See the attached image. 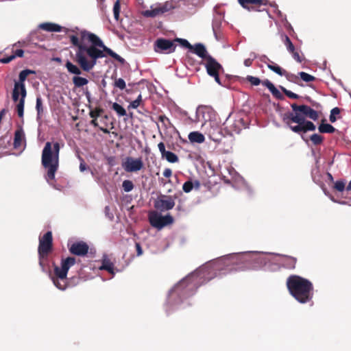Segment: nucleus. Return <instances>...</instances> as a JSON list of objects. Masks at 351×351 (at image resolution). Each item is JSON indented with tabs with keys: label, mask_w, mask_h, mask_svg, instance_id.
I'll return each mask as SVG.
<instances>
[{
	"label": "nucleus",
	"mask_w": 351,
	"mask_h": 351,
	"mask_svg": "<svg viewBox=\"0 0 351 351\" xmlns=\"http://www.w3.org/2000/svg\"><path fill=\"white\" fill-rule=\"evenodd\" d=\"M73 82L76 87H82L88 84V80L82 77L74 76L73 77Z\"/></svg>",
	"instance_id": "obj_38"
},
{
	"label": "nucleus",
	"mask_w": 351,
	"mask_h": 351,
	"mask_svg": "<svg viewBox=\"0 0 351 351\" xmlns=\"http://www.w3.org/2000/svg\"><path fill=\"white\" fill-rule=\"evenodd\" d=\"M105 51L95 46L79 47L75 53V59L84 71H90L97 63V60L106 56Z\"/></svg>",
	"instance_id": "obj_5"
},
{
	"label": "nucleus",
	"mask_w": 351,
	"mask_h": 351,
	"mask_svg": "<svg viewBox=\"0 0 351 351\" xmlns=\"http://www.w3.org/2000/svg\"><path fill=\"white\" fill-rule=\"evenodd\" d=\"M330 199L333 202H335V203H337V204H341V205H348V206H351V204L350 203L349 200H337V199H335L334 197H330Z\"/></svg>",
	"instance_id": "obj_59"
},
{
	"label": "nucleus",
	"mask_w": 351,
	"mask_h": 351,
	"mask_svg": "<svg viewBox=\"0 0 351 351\" xmlns=\"http://www.w3.org/2000/svg\"><path fill=\"white\" fill-rule=\"evenodd\" d=\"M231 114H229L223 124L226 125V133L230 136L234 134H239L243 129L247 128V123L240 117L236 118L233 121L230 120Z\"/></svg>",
	"instance_id": "obj_11"
},
{
	"label": "nucleus",
	"mask_w": 351,
	"mask_h": 351,
	"mask_svg": "<svg viewBox=\"0 0 351 351\" xmlns=\"http://www.w3.org/2000/svg\"><path fill=\"white\" fill-rule=\"evenodd\" d=\"M154 208L164 212L172 209L175 206L174 199L170 195H160L154 202Z\"/></svg>",
	"instance_id": "obj_14"
},
{
	"label": "nucleus",
	"mask_w": 351,
	"mask_h": 351,
	"mask_svg": "<svg viewBox=\"0 0 351 351\" xmlns=\"http://www.w3.org/2000/svg\"><path fill=\"white\" fill-rule=\"evenodd\" d=\"M36 110L37 112V119H40L43 112V100L40 96L36 97Z\"/></svg>",
	"instance_id": "obj_40"
},
{
	"label": "nucleus",
	"mask_w": 351,
	"mask_h": 351,
	"mask_svg": "<svg viewBox=\"0 0 351 351\" xmlns=\"http://www.w3.org/2000/svg\"><path fill=\"white\" fill-rule=\"evenodd\" d=\"M292 54V56L295 60H296L298 62H302V58L300 57L299 53L297 51H293V53H291Z\"/></svg>",
	"instance_id": "obj_62"
},
{
	"label": "nucleus",
	"mask_w": 351,
	"mask_h": 351,
	"mask_svg": "<svg viewBox=\"0 0 351 351\" xmlns=\"http://www.w3.org/2000/svg\"><path fill=\"white\" fill-rule=\"evenodd\" d=\"M112 109L116 112L119 117H123L127 114L125 108L118 103H113L112 105Z\"/></svg>",
	"instance_id": "obj_37"
},
{
	"label": "nucleus",
	"mask_w": 351,
	"mask_h": 351,
	"mask_svg": "<svg viewBox=\"0 0 351 351\" xmlns=\"http://www.w3.org/2000/svg\"><path fill=\"white\" fill-rule=\"evenodd\" d=\"M249 270H273L274 256V253H264L258 251H248Z\"/></svg>",
	"instance_id": "obj_6"
},
{
	"label": "nucleus",
	"mask_w": 351,
	"mask_h": 351,
	"mask_svg": "<svg viewBox=\"0 0 351 351\" xmlns=\"http://www.w3.org/2000/svg\"><path fill=\"white\" fill-rule=\"evenodd\" d=\"M103 112L104 110L102 108H96L95 110H91L89 112V115L93 119H97Z\"/></svg>",
	"instance_id": "obj_55"
},
{
	"label": "nucleus",
	"mask_w": 351,
	"mask_h": 351,
	"mask_svg": "<svg viewBox=\"0 0 351 351\" xmlns=\"http://www.w3.org/2000/svg\"><path fill=\"white\" fill-rule=\"evenodd\" d=\"M191 51L199 58L205 59V61L207 60V57L210 56L208 54L205 46L202 43L195 44L193 46V49Z\"/></svg>",
	"instance_id": "obj_27"
},
{
	"label": "nucleus",
	"mask_w": 351,
	"mask_h": 351,
	"mask_svg": "<svg viewBox=\"0 0 351 351\" xmlns=\"http://www.w3.org/2000/svg\"><path fill=\"white\" fill-rule=\"evenodd\" d=\"M114 86V87L118 88L120 90H123L125 88L126 84L123 79L119 78L115 80Z\"/></svg>",
	"instance_id": "obj_56"
},
{
	"label": "nucleus",
	"mask_w": 351,
	"mask_h": 351,
	"mask_svg": "<svg viewBox=\"0 0 351 351\" xmlns=\"http://www.w3.org/2000/svg\"><path fill=\"white\" fill-rule=\"evenodd\" d=\"M246 79L253 86H258L261 83H262L261 80L258 77H254V76H252V75H247Z\"/></svg>",
	"instance_id": "obj_57"
},
{
	"label": "nucleus",
	"mask_w": 351,
	"mask_h": 351,
	"mask_svg": "<svg viewBox=\"0 0 351 351\" xmlns=\"http://www.w3.org/2000/svg\"><path fill=\"white\" fill-rule=\"evenodd\" d=\"M122 167L126 172H136L143 167V162L141 158H134L129 156L123 162Z\"/></svg>",
	"instance_id": "obj_17"
},
{
	"label": "nucleus",
	"mask_w": 351,
	"mask_h": 351,
	"mask_svg": "<svg viewBox=\"0 0 351 351\" xmlns=\"http://www.w3.org/2000/svg\"><path fill=\"white\" fill-rule=\"evenodd\" d=\"M21 95V99H19V101L18 104L16 105V112L18 114V116L19 117H23L24 115V104H25V99L26 97L27 93H25L24 95H23V93H19V95Z\"/></svg>",
	"instance_id": "obj_32"
},
{
	"label": "nucleus",
	"mask_w": 351,
	"mask_h": 351,
	"mask_svg": "<svg viewBox=\"0 0 351 351\" xmlns=\"http://www.w3.org/2000/svg\"><path fill=\"white\" fill-rule=\"evenodd\" d=\"M158 149L161 154V156L163 157V156L166 154V152H167L166 149H165V145L164 144L163 142H160L158 144Z\"/></svg>",
	"instance_id": "obj_61"
},
{
	"label": "nucleus",
	"mask_w": 351,
	"mask_h": 351,
	"mask_svg": "<svg viewBox=\"0 0 351 351\" xmlns=\"http://www.w3.org/2000/svg\"><path fill=\"white\" fill-rule=\"evenodd\" d=\"M120 13V1L117 0L113 6V14L115 20L118 21Z\"/></svg>",
	"instance_id": "obj_51"
},
{
	"label": "nucleus",
	"mask_w": 351,
	"mask_h": 351,
	"mask_svg": "<svg viewBox=\"0 0 351 351\" xmlns=\"http://www.w3.org/2000/svg\"><path fill=\"white\" fill-rule=\"evenodd\" d=\"M274 256V269L279 265H282L283 267L287 269H293L295 268V265L296 263V258L282 255L280 254H273Z\"/></svg>",
	"instance_id": "obj_16"
},
{
	"label": "nucleus",
	"mask_w": 351,
	"mask_h": 351,
	"mask_svg": "<svg viewBox=\"0 0 351 351\" xmlns=\"http://www.w3.org/2000/svg\"><path fill=\"white\" fill-rule=\"evenodd\" d=\"M258 58L264 63H270L271 62L266 55L258 56Z\"/></svg>",
	"instance_id": "obj_64"
},
{
	"label": "nucleus",
	"mask_w": 351,
	"mask_h": 351,
	"mask_svg": "<svg viewBox=\"0 0 351 351\" xmlns=\"http://www.w3.org/2000/svg\"><path fill=\"white\" fill-rule=\"evenodd\" d=\"M310 139L312 141V143L315 145H320L323 142V137L320 134H313L310 136Z\"/></svg>",
	"instance_id": "obj_48"
},
{
	"label": "nucleus",
	"mask_w": 351,
	"mask_h": 351,
	"mask_svg": "<svg viewBox=\"0 0 351 351\" xmlns=\"http://www.w3.org/2000/svg\"><path fill=\"white\" fill-rule=\"evenodd\" d=\"M312 179L313 182L317 185L322 186L323 182L321 179V174L318 167L313 169L311 171Z\"/></svg>",
	"instance_id": "obj_33"
},
{
	"label": "nucleus",
	"mask_w": 351,
	"mask_h": 351,
	"mask_svg": "<svg viewBox=\"0 0 351 351\" xmlns=\"http://www.w3.org/2000/svg\"><path fill=\"white\" fill-rule=\"evenodd\" d=\"M202 128L209 138L215 143H220L225 136L220 124L216 119L202 124Z\"/></svg>",
	"instance_id": "obj_7"
},
{
	"label": "nucleus",
	"mask_w": 351,
	"mask_h": 351,
	"mask_svg": "<svg viewBox=\"0 0 351 351\" xmlns=\"http://www.w3.org/2000/svg\"><path fill=\"white\" fill-rule=\"evenodd\" d=\"M247 252L232 253L207 262L185 278L180 280L169 290L165 303L167 313L184 308L187 299L193 296L197 289L216 276L249 270Z\"/></svg>",
	"instance_id": "obj_1"
},
{
	"label": "nucleus",
	"mask_w": 351,
	"mask_h": 351,
	"mask_svg": "<svg viewBox=\"0 0 351 351\" xmlns=\"http://www.w3.org/2000/svg\"><path fill=\"white\" fill-rule=\"evenodd\" d=\"M122 186L125 192H130L134 189V184L131 180H125L122 183Z\"/></svg>",
	"instance_id": "obj_49"
},
{
	"label": "nucleus",
	"mask_w": 351,
	"mask_h": 351,
	"mask_svg": "<svg viewBox=\"0 0 351 351\" xmlns=\"http://www.w3.org/2000/svg\"><path fill=\"white\" fill-rule=\"evenodd\" d=\"M60 145L58 142L47 141L42 152L41 162L46 169L45 179L48 184L54 186L55 175L59 167Z\"/></svg>",
	"instance_id": "obj_3"
},
{
	"label": "nucleus",
	"mask_w": 351,
	"mask_h": 351,
	"mask_svg": "<svg viewBox=\"0 0 351 351\" xmlns=\"http://www.w3.org/2000/svg\"><path fill=\"white\" fill-rule=\"evenodd\" d=\"M81 36L82 39H88L93 44V46L101 47L104 51H105V47H107L104 45L103 41L95 34L83 30L81 32Z\"/></svg>",
	"instance_id": "obj_21"
},
{
	"label": "nucleus",
	"mask_w": 351,
	"mask_h": 351,
	"mask_svg": "<svg viewBox=\"0 0 351 351\" xmlns=\"http://www.w3.org/2000/svg\"><path fill=\"white\" fill-rule=\"evenodd\" d=\"M303 127H304V133L306 132L307 131H314L316 129L315 125L310 121H306L303 123Z\"/></svg>",
	"instance_id": "obj_46"
},
{
	"label": "nucleus",
	"mask_w": 351,
	"mask_h": 351,
	"mask_svg": "<svg viewBox=\"0 0 351 351\" xmlns=\"http://www.w3.org/2000/svg\"><path fill=\"white\" fill-rule=\"evenodd\" d=\"M70 40H71V43L74 45V46H77V49H79V47L80 46H82V45H81L80 43V41H79V38L77 36L75 35H72V36H70Z\"/></svg>",
	"instance_id": "obj_58"
},
{
	"label": "nucleus",
	"mask_w": 351,
	"mask_h": 351,
	"mask_svg": "<svg viewBox=\"0 0 351 351\" xmlns=\"http://www.w3.org/2000/svg\"><path fill=\"white\" fill-rule=\"evenodd\" d=\"M165 158L169 162L175 163L178 162L179 158L178 156L172 152L167 151L166 154L162 157Z\"/></svg>",
	"instance_id": "obj_39"
},
{
	"label": "nucleus",
	"mask_w": 351,
	"mask_h": 351,
	"mask_svg": "<svg viewBox=\"0 0 351 351\" xmlns=\"http://www.w3.org/2000/svg\"><path fill=\"white\" fill-rule=\"evenodd\" d=\"M158 121L162 123L165 129H168L173 126L169 119L165 115H160L158 117Z\"/></svg>",
	"instance_id": "obj_42"
},
{
	"label": "nucleus",
	"mask_w": 351,
	"mask_h": 351,
	"mask_svg": "<svg viewBox=\"0 0 351 351\" xmlns=\"http://www.w3.org/2000/svg\"><path fill=\"white\" fill-rule=\"evenodd\" d=\"M287 285L291 295L300 303H306L313 298V287L308 280L299 276H291L287 278Z\"/></svg>",
	"instance_id": "obj_4"
},
{
	"label": "nucleus",
	"mask_w": 351,
	"mask_h": 351,
	"mask_svg": "<svg viewBox=\"0 0 351 351\" xmlns=\"http://www.w3.org/2000/svg\"><path fill=\"white\" fill-rule=\"evenodd\" d=\"M13 60H14V56H12V55H11L6 58H3L0 59V62L3 63V64H8Z\"/></svg>",
	"instance_id": "obj_63"
},
{
	"label": "nucleus",
	"mask_w": 351,
	"mask_h": 351,
	"mask_svg": "<svg viewBox=\"0 0 351 351\" xmlns=\"http://www.w3.org/2000/svg\"><path fill=\"white\" fill-rule=\"evenodd\" d=\"M216 119L215 112L207 106H199L196 109L195 121L206 124Z\"/></svg>",
	"instance_id": "obj_13"
},
{
	"label": "nucleus",
	"mask_w": 351,
	"mask_h": 351,
	"mask_svg": "<svg viewBox=\"0 0 351 351\" xmlns=\"http://www.w3.org/2000/svg\"><path fill=\"white\" fill-rule=\"evenodd\" d=\"M340 113V110L339 108L335 107L332 108L330 111V114L329 117V120L330 122L334 123L336 121L337 118L336 115H338Z\"/></svg>",
	"instance_id": "obj_54"
},
{
	"label": "nucleus",
	"mask_w": 351,
	"mask_h": 351,
	"mask_svg": "<svg viewBox=\"0 0 351 351\" xmlns=\"http://www.w3.org/2000/svg\"><path fill=\"white\" fill-rule=\"evenodd\" d=\"M280 88L281 90L289 98L291 99H298L300 96L289 90L286 89L285 87L280 86Z\"/></svg>",
	"instance_id": "obj_52"
},
{
	"label": "nucleus",
	"mask_w": 351,
	"mask_h": 351,
	"mask_svg": "<svg viewBox=\"0 0 351 351\" xmlns=\"http://www.w3.org/2000/svg\"><path fill=\"white\" fill-rule=\"evenodd\" d=\"M100 270H106L110 274L114 275V265L113 263L108 258L106 254H104L102 257L101 265L99 266Z\"/></svg>",
	"instance_id": "obj_26"
},
{
	"label": "nucleus",
	"mask_w": 351,
	"mask_h": 351,
	"mask_svg": "<svg viewBox=\"0 0 351 351\" xmlns=\"http://www.w3.org/2000/svg\"><path fill=\"white\" fill-rule=\"evenodd\" d=\"M223 20V16L221 14L218 13L214 15L213 19L212 29L214 36L217 41H219L222 39V35L221 34V27Z\"/></svg>",
	"instance_id": "obj_20"
},
{
	"label": "nucleus",
	"mask_w": 351,
	"mask_h": 351,
	"mask_svg": "<svg viewBox=\"0 0 351 351\" xmlns=\"http://www.w3.org/2000/svg\"><path fill=\"white\" fill-rule=\"evenodd\" d=\"M34 73L35 71L30 69H24L19 73V81L15 82L12 93V99L14 101L19 100V93H23V95L27 93L24 82L28 75Z\"/></svg>",
	"instance_id": "obj_9"
},
{
	"label": "nucleus",
	"mask_w": 351,
	"mask_h": 351,
	"mask_svg": "<svg viewBox=\"0 0 351 351\" xmlns=\"http://www.w3.org/2000/svg\"><path fill=\"white\" fill-rule=\"evenodd\" d=\"M65 66L70 73L77 75L82 73L80 69L69 60L66 62Z\"/></svg>",
	"instance_id": "obj_35"
},
{
	"label": "nucleus",
	"mask_w": 351,
	"mask_h": 351,
	"mask_svg": "<svg viewBox=\"0 0 351 351\" xmlns=\"http://www.w3.org/2000/svg\"><path fill=\"white\" fill-rule=\"evenodd\" d=\"M176 47L174 41L166 38H158L154 43V50L157 53H171Z\"/></svg>",
	"instance_id": "obj_15"
},
{
	"label": "nucleus",
	"mask_w": 351,
	"mask_h": 351,
	"mask_svg": "<svg viewBox=\"0 0 351 351\" xmlns=\"http://www.w3.org/2000/svg\"><path fill=\"white\" fill-rule=\"evenodd\" d=\"M69 250L73 254L84 256L88 253V245L83 241L76 242L71 245Z\"/></svg>",
	"instance_id": "obj_22"
},
{
	"label": "nucleus",
	"mask_w": 351,
	"mask_h": 351,
	"mask_svg": "<svg viewBox=\"0 0 351 351\" xmlns=\"http://www.w3.org/2000/svg\"><path fill=\"white\" fill-rule=\"evenodd\" d=\"M291 131H293L295 133L300 134L301 132L304 133V127L303 123L298 124L297 125H291V123H289V125H287Z\"/></svg>",
	"instance_id": "obj_53"
},
{
	"label": "nucleus",
	"mask_w": 351,
	"mask_h": 351,
	"mask_svg": "<svg viewBox=\"0 0 351 351\" xmlns=\"http://www.w3.org/2000/svg\"><path fill=\"white\" fill-rule=\"evenodd\" d=\"M318 130L321 133L331 134L335 131V128L329 123H322L318 127Z\"/></svg>",
	"instance_id": "obj_36"
},
{
	"label": "nucleus",
	"mask_w": 351,
	"mask_h": 351,
	"mask_svg": "<svg viewBox=\"0 0 351 351\" xmlns=\"http://www.w3.org/2000/svg\"><path fill=\"white\" fill-rule=\"evenodd\" d=\"M53 237L51 231L39 238L38 249L39 265L44 273H48L53 285L60 290L64 291L68 286L66 276L69 269L75 264L74 257H67L61 261L60 267L54 265V274L49 270V254L52 250Z\"/></svg>",
	"instance_id": "obj_2"
},
{
	"label": "nucleus",
	"mask_w": 351,
	"mask_h": 351,
	"mask_svg": "<svg viewBox=\"0 0 351 351\" xmlns=\"http://www.w3.org/2000/svg\"><path fill=\"white\" fill-rule=\"evenodd\" d=\"M25 145V133L22 128H18L14 132V147L18 149L23 145Z\"/></svg>",
	"instance_id": "obj_23"
},
{
	"label": "nucleus",
	"mask_w": 351,
	"mask_h": 351,
	"mask_svg": "<svg viewBox=\"0 0 351 351\" xmlns=\"http://www.w3.org/2000/svg\"><path fill=\"white\" fill-rule=\"evenodd\" d=\"M241 5L248 11L255 10V5H266L267 0H239Z\"/></svg>",
	"instance_id": "obj_24"
},
{
	"label": "nucleus",
	"mask_w": 351,
	"mask_h": 351,
	"mask_svg": "<svg viewBox=\"0 0 351 351\" xmlns=\"http://www.w3.org/2000/svg\"><path fill=\"white\" fill-rule=\"evenodd\" d=\"M298 75L305 82H313L315 80V77L314 76L303 71L299 72Z\"/></svg>",
	"instance_id": "obj_44"
},
{
	"label": "nucleus",
	"mask_w": 351,
	"mask_h": 351,
	"mask_svg": "<svg viewBox=\"0 0 351 351\" xmlns=\"http://www.w3.org/2000/svg\"><path fill=\"white\" fill-rule=\"evenodd\" d=\"M334 188L339 192L346 191V182L344 180H337L335 182Z\"/></svg>",
	"instance_id": "obj_47"
},
{
	"label": "nucleus",
	"mask_w": 351,
	"mask_h": 351,
	"mask_svg": "<svg viewBox=\"0 0 351 351\" xmlns=\"http://www.w3.org/2000/svg\"><path fill=\"white\" fill-rule=\"evenodd\" d=\"M148 219L152 226L158 230H161L165 226L171 224L173 221V217L169 214L162 216L156 211L150 212Z\"/></svg>",
	"instance_id": "obj_10"
},
{
	"label": "nucleus",
	"mask_w": 351,
	"mask_h": 351,
	"mask_svg": "<svg viewBox=\"0 0 351 351\" xmlns=\"http://www.w3.org/2000/svg\"><path fill=\"white\" fill-rule=\"evenodd\" d=\"M282 40L285 45L287 50L289 53H293V51L295 50V46L292 43L291 40H290L289 37L286 34L282 35Z\"/></svg>",
	"instance_id": "obj_34"
},
{
	"label": "nucleus",
	"mask_w": 351,
	"mask_h": 351,
	"mask_svg": "<svg viewBox=\"0 0 351 351\" xmlns=\"http://www.w3.org/2000/svg\"><path fill=\"white\" fill-rule=\"evenodd\" d=\"M109 56L112 58H114L116 60L119 61L120 63L123 64L125 62L124 58L121 57L119 54L113 51L108 47H105V51Z\"/></svg>",
	"instance_id": "obj_41"
},
{
	"label": "nucleus",
	"mask_w": 351,
	"mask_h": 351,
	"mask_svg": "<svg viewBox=\"0 0 351 351\" xmlns=\"http://www.w3.org/2000/svg\"><path fill=\"white\" fill-rule=\"evenodd\" d=\"M106 216L110 220L112 221L114 219V215L110 212V208L108 206H106L104 209Z\"/></svg>",
	"instance_id": "obj_60"
},
{
	"label": "nucleus",
	"mask_w": 351,
	"mask_h": 351,
	"mask_svg": "<svg viewBox=\"0 0 351 351\" xmlns=\"http://www.w3.org/2000/svg\"><path fill=\"white\" fill-rule=\"evenodd\" d=\"M267 66L269 69L274 71L276 74H278L280 76H286L287 78L289 81H293V79H291L289 77V75L287 73V72L285 70H283L280 66H279L278 64L274 63L272 61L270 63H267Z\"/></svg>",
	"instance_id": "obj_29"
},
{
	"label": "nucleus",
	"mask_w": 351,
	"mask_h": 351,
	"mask_svg": "<svg viewBox=\"0 0 351 351\" xmlns=\"http://www.w3.org/2000/svg\"><path fill=\"white\" fill-rule=\"evenodd\" d=\"M306 120V117L301 112L297 111L294 112H288L283 114L282 121L287 125H289L291 122L297 124L303 123Z\"/></svg>",
	"instance_id": "obj_19"
},
{
	"label": "nucleus",
	"mask_w": 351,
	"mask_h": 351,
	"mask_svg": "<svg viewBox=\"0 0 351 351\" xmlns=\"http://www.w3.org/2000/svg\"><path fill=\"white\" fill-rule=\"evenodd\" d=\"M188 137L191 143H202L205 141L204 136L199 132H191Z\"/></svg>",
	"instance_id": "obj_30"
},
{
	"label": "nucleus",
	"mask_w": 351,
	"mask_h": 351,
	"mask_svg": "<svg viewBox=\"0 0 351 351\" xmlns=\"http://www.w3.org/2000/svg\"><path fill=\"white\" fill-rule=\"evenodd\" d=\"M39 28L48 32H60L62 26L53 23H43L39 25Z\"/></svg>",
	"instance_id": "obj_28"
},
{
	"label": "nucleus",
	"mask_w": 351,
	"mask_h": 351,
	"mask_svg": "<svg viewBox=\"0 0 351 351\" xmlns=\"http://www.w3.org/2000/svg\"><path fill=\"white\" fill-rule=\"evenodd\" d=\"M174 42L179 43L182 47L189 49L190 50H192V49H193V45H191L189 43V42L184 38H176L174 40Z\"/></svg>",
	"instance_id": "obj_50"
},
{
	"label": "nucleus",
	"mask_w": 351,
	"mask_h": 351,
	"mask_svg": "<svg viewBox=\"0 0 351 351\" xmlns=\"http://www.w3.org/2000/svg\"><path fill=\"white\" fill-rule=\"evenodd\" d=\"M204 66L207 73L210 77H213L215 82L221 85V83L219 76V71L222 69V66L214 58L211 56H208L207 60L205 61Z\"/></svg>",
	"instance_id": "obj_12"
},
{
	"label": "nucleus",
	"mask_w": 351,
	"mask_h": 351,
	"mask_svg": "<svg viewBox=\"0 0 351 351\" xmlns=\"http://www.w3.org/2000/svg\"><path fill=\"white\" fill-rule=\"evenodd\" d=\"M262 84L267 87L269 90L271 92V93L273 95L274 97H276L278 99H283L284 96L280 92V90L274 85V84L269 81V80H265L262 82Z\"/></svg>",
	"instance_id": "obj_25"
},
{
	"label": "nucleus",
	"mask_w": 351,
	"mask_h": 351,
	"mask_svg": "<svg viewBox=\"0 0 351 351\" xmlns=\"http://www.w3.org/2000/svg\"><path fill=\"white\" fill-rule=\"evenodd\" d=\"M176 6L174 1H166L164 3H156L152 5L149 10L143 12V16L145 17L155 18L162 15L163 14L171 11Z\"/></svg>",
	"instance_id": "obj_8"
},
{
	"label": "nucleus",
	"mask_w": 351,
	"mask_h": 351,
	"mask_svg": "<svg viewBox=\"0 0 351 351\" xmlns=\"http://www.w3.org/2000/svg\"><path fill=\"white\" fill-rule=\"evenodd\" d=\"M200 186L199 182L197 180H195L193 183L191 180H188L186 182L184 183L182 186V189L185 193H190L193 187H195L196 189H198Z\"/></svg>",
	"instance_id": "obj_31"
},
{
	"label": "nucleus",
	"mask_w": 351,
	"mask_h": 351,
	"mask_svg": "<svg viewBox=\"0 0 351 351\" xmlns=\"http://www.w3.org/2000/svg\"><path fill=\"white\" fill-rule=\"evenodd\" d=\"M77 158H78L79 160L80 161V166H79L80 171L81 172H84V171H85L86 170H88V171H90V172L91 175H92L93 176H95L94 172H93V171L90 169V167H88V166L86 165V163H85L84 160L83 159V158H82L80 155H78V156H77Z\"/></svg>",
	"instance_id": "obj_43"
},
{
	"label": "nucleus",
	"mask_w": 351,
	"mask_h": 351,
	"mask_svg": "<svg viewBox=\"0 0 351 351\" xmlns=\"http://www.w3.org/2000/svg\"><path fill=\"white\" fill-rule=\"evenodd\" d=\"M291 107L293 112H301L306 118L308 117L313 121H316L319 118L317 112L307 105L298 106L296 104H292Z\"/></svg>",
	"instance_id": "obj_18"
},
{
	"label": "nucleus",
	"mask_w": 351,
	"mask_h": 351,
	"mask_svg": "<svg viewBox=\"0 0 351 351\" xmlns=\"http://www.w3.org/2000/svg\"><path fill=\"white\" fill-rule=\"evenodd\" d=\"M271 5L274 8V12L276 14L279 20H280L282 23L284 21H286V19H287L286 15H285L280 10H278V5L276 3H274Z\"/></svg>",
	"instance_id": "obj_45"
}]
</instances>
